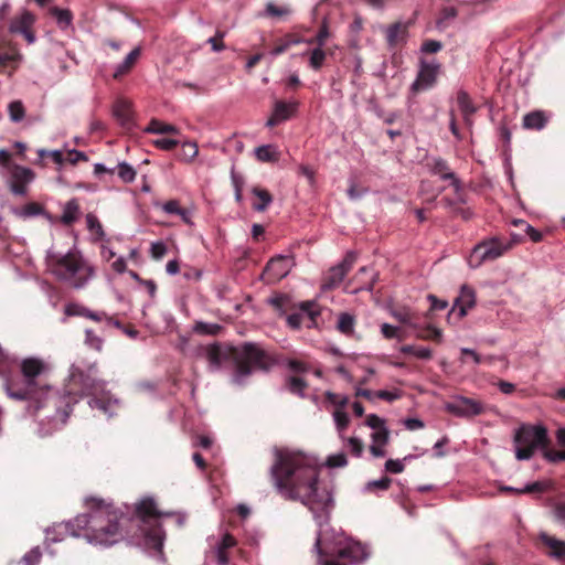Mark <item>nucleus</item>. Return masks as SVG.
Instances as JSON below:
<instances>
[{
	"label": "nucleus",
	"instance_id": "nucleus-1",
	"mask_svg": "<svg viewBox=\"0 0 565 565\" xmlns=\"http://www.w3.org/2000/svg\"><path fill=\"white\" fill-rule=\"evenodd\" d=\"M270 473L277 491L285 499L300 501L313 514L319 526L315 543L318 565H358L369 558L371 552L366 545L329 526L334 500L331 489L319 482V466L315 458L298 451L275 449Z\"/></svg>",
	"mask_w": 565,
	"mask_h": 565
},
{
	"label": "nucleus",
	"instance_id": "nucleus-2",
	"mask_svg": "<svg viewBox=\"0 0 565 565\" xmlns=\"http://www.w3.org/2000/svg\"><path fill=\"white\" fill-rule=\"evenodd\" d=\"M87 504L88 513L49 529L46 541L56 543L67 534L79 536L78 531L85 530V537L90 544L108 547L130 537L149 554L162 557L164 532L160 524L161 514L152 499L145 498L137 503L131 518L104 501L90 499Z\"/></svg>",
	"mask_w": 565,
	"mask_h": 565
},
{
	"label": "nucleus",
	"instance_id": "nucleus-3",
	"mask_svg": "<svg viewBox=\"0 0 565 565\" xmlns=\"http://www.w3.org/2000/svg\"><path fill=\"white\" fill-rule=\"evenodd\" d=\"M97 366L95 363L86 364L81 361L71 366L68 383L65 386V394L68 397L66 408L61 411L56 408L54 416L47 417L49 428H44L45 423L41 420L36 434L40 437H46L53 431L60 429L70 415L71 401L77 402L76 397L86 395L89 397L88 405L92 409L99 411L106 417H111L116 414L119 407V401L113 397L109 392L105 390V383L96 379Z\"/></svg>",
	"mask_w": 565,
	"mask_h": 565
},
{
	"label": "nucleus",
	"instance_id": "nucleus-4",
	"mask_svg": "<svg viewBox=\"0 0 565 565\" xmlns=\"http://www.w3.org/2000/svg\"><path fill=\"white\" fill-rule=\"evenodd\" d=\"M18 369L15 359L6 354L0 348V376L3 377L4 390L9 398L25 401L26 409L31 415L41 408L53 404L56 406L52 388L40 379L44 371V364L39 359H25L20 364V379H13L12 374Z\"/></svg>",
	"mask_w": 565,
	"mask_h": 565
},
{
	"label": "nucleus",
	"instance_id": "nucleus-5",
	"mask_svg": "<svg viewBox=\"0 0 565 565\" xmlns=\"http://www.w3.org/2000/svg\"><path fill=\"white\" fill-rule=\"evenodd\" d=\"M46 262L57 279L75 289H83L95 275L94 267L78 252L61 254L49 249Z\"/></svg>",
	"mask_w": 565,
	"mask_h": 565
},
{
	"label": "nucleus",
	"instance_id": "nucleus-6",
	"mask_svg": "<svg viewBox=\"0 0 565 565\" xmlns=\"http://www.w3.org/2000/svg\"><path fill=\"white\" fill-rule=\"evenodd\" d=\"M236 367L232 377L233 383L244 385L252 374L253 369L266 370L269 365V358L258 345L245 343L234 350Z\"/></svg>",
	"mask_w": 565,
	"mask_h": 565
},
{
	"label": "nucleus",
	"instance_id": "nucleus-7",
	"mask_svg": "<svg viewBox=\"0 0 565 565\" xmlns=\"http://www.w3.org/2000/svg\"><path fill=\"white\" fill-rule=\"evenodd\" d=\"M513 443L518 460H529L536 449L548 445L547 430L543 426L522 425L515 430Z\"/></svg>",
	"mask_w": 565,
	"mask_h": 565
},
{
	"label": "nucleus",
	"instance_id": "nucleus-8",
	"mask_svg": "<svg viewBox=\"0 0 565 565\" xmlns=\"http://www.w3.org/2000/svg\"><path fill=\"white\" fill-rule=\"evenodd\" d=\"M205 562L215 565H230L231 551L236 546V539L228 532L220 530L217 534L207 536Z\"/></svg>",
	"mask_w": 565,
	"mask_h": 565
},
{
	"label": "nucleus",
	"instance_id": "nucleus-9",
	"mask_svg": "<svg viewBox=\"0 0 565 565\" xmlns=\"http://www.w3.org/2000/svg\"><path fill=\"white\" fill-rule=\"evenodd\" d=\"M510 245L493 237L476 245L468 257V265L478 268L486 262H491L502 256Z\"/></svg>",
	"mask_w": 565,
	"mask_h": 565
},
{
	"label": "nucleus",
	"instance_id": "nucleus-10",
	"mask_svg": "<svg viewBox=\"0 0 565 565\" xmlns=\"http://www.w3.org/2000/svg\"><path fill=\"white\" fill-rule=\"evenodd\" d=\"M365 425L373 430L371 434V454L376 458L385 457L384 446L390 439V430L386 427L385 420L375 414H370L366 417Z\"/></svg>",
	"mask_w": 565,
	"mask_h": 565
},
{
	"label": "nucleus",
	"instance_id": "nucleus-11",
	"mask_svg": "<svg viewBox=\"0 0 565 565\" xmlns=\"http://www.w3.org/2000/svg\"><path fill=\"white\" fill-rule=\"evenodd\" d=\"M295 262L291 256L277 255L266 265L262 274V279L266 284H274L285 278L294 267Z\"/></svg>",
	"mask_w": 565,
	"mask_h": 565
},
{
	"label": "nucleus",
	"instance_id": "nucleus-12",
	"mask_svg": "<svg viewBox=\"0 0 565 565\" xmlns=\"http://www.w3.org/2000/svg\"><path fill=\"white\" fill-rule=\"evenodd\" d=\"M445 409L457 417H473L484 413L486 407L479 401L457 396L451 402L446 403Z\"/></svg>",
	"mask_w": 565,
	"mask_h": 565
},
{
	"label": "nucleus",
	"instance_id": "nucleus-13",
	"mask_svg": "<svg viewBox=\"0 0 565 565\" xmlns=\"http://www.w3.org/2000/svg\"><path fill=\"white\" fill-rule=\"evenodd\" d=\"M34 22V14L28 10H23L10 20L9 32L22 35L29 44H32L35 41V34L32 29Z\"/></svg>",
	"mask_w": 565,
	"mask_h": 565
},
{
	"label": "nucleus",
	"instance_id": "nucleus-14",
	"mask_svg": "<svg viewBox=\"0 0 565 565\" xmlns=\"http://www.w3.org/2000/svg\"><path fill=\"white\" fill-rule=\"evenodd\" d=\"M427 166L433 174L439 175L441 180H449L450 185L454 188L456 194L458 195V201L463 202V199L460 194L462 189L461 182L450 170L447 161L439 157H433L428 160Z\"/></svg>",
	"mask_w": 565,
	"mask_h": 565
},
{
	"label": "nucleus",
	"instance_id": "nucleus-15",
	"mask_svg": "<svg viewBox=\"0 0 565 565\" xmlns=\"http://www.w3.org/2000/svg\"><path fill=\"white\" fill-rule=\"evenodd\" d=\"M113 117L125 131H131L136 127L132 104L130 100L118 97L111 109Z\"/></svg>",
	"mask_w": 565,
	"mask_h": 565
},
{
	"label": "nucleus",
	"instance_id": "nucleus-16",
	"mask_svg": "<svg viewBox=\"0 0 565 565\" xmlns=\"http://www.w3.org/2000/svg\"><path fill=\"white\" fill-rule=\"evenodd\" d=\"M34 179L31 169L22 166H12L10 169V189L15 195H25L26 186Z\"/></svg>",
	"mask_w": 565,
	"mask_h": 565
},
{
	"label": "nucleus",
	"instance_id": "nucleus-17",
	"mask_svg": "<svg viewBox=\"0 0 565 565\" xmlns=\"http://www.w3.org/2000/svg\"><path fill=\"white\" fill-rule=\"evenodd\" d=\"M476 303V295L472 288L462 286L460 295L457 297L455 305L448 313V321L454 318L456 321L460 320L467 315L468 309L472 308Z\"/></svg>",
	"mask_w": 565,
	"mask_h": 565
},
{
	"label": "nucleus",
	"instance_id": "nucleus-18",
	"mask_svg": "<svg viewBox=\"0 0 565 565\" xmlns=\"http://www.w3.org/2000/svg\"><path fill=\"white\" fill-rule=\"evenodd\" d=\"M199 354L207 360L210 371H217L228 359L230 352L220 345L200 347Z\"/></svg>",
	"mask_w": 565,
	"mask_h": 565
},
{
	"label": "nucleus",
	"instance_id": "nucleus-19",
	"mask_svg": "<svg viewBox=\"0 0 565 565\" xmlns=\"http://www.w3.org/2000/svg\"><path fill=\"white\" fill-rule=\"evenodd\" d=\"M297 104L294 102L277 100L274 105L273 114L266 121V126L271 128L288 120L296 111Z\"/></svg>",
	"mask_w": 565,
	"mask_h": 565
},
{
	"label": "nucleus",
	"instance_id": "nucleus-20",
	"mask_svg": "<svg viewBox=\"0 0 565 565\" xmlns=\"http://www.w3.org/2000/svg\"><path fill=\"white\" fill-rule=\"evenodd\" d=\"M22 58L15 45L0 38V67L17 68Z\"/></svg>",
	"mask_w": 565,
	"mask_h": 565
},
{
	"label": "nucleus",
	"instance_id": "nucleus-21",
	"mask_svg": "<svg viewBox=\"0 0 565 565\" xmlns=\"http://www.w3.org/2000/svg\"><path fill=\"white\" fill-rule=\"evenodd\" d=\"M408 22H395L386 28L385 38L391 47H396L406 41Z\"/></svg>",
	"mask_w": 565,
	"mask_h": 565
},
{
	"label": "nucleus",
	"instance_id": "nucleus-22",
	"mask_svg": "<svg viewBox=\"0 0 565 565\" xmlns=\"http://www.w3.org/2000/svg\"><path fill=\"white\" fill-rule=\"evenodd\" d=\"M542 544L547 547L546 554L557 561L565 559V542L554 536L548 535L545 532H541L539 535Z\"/></svg>",
	"mask_w": 565,
	"mask_h": 565
},
{
	"label": "nucleus",
	"instance_id": "nucleus-23",
	"mask_svg": "<svg viewBox=\"0 0 565 565\" xmlns=\"http://www.w3.org/2000/svg\"><path fill=\"white\" fill-rule=\"evenodd\" d=\"M315 307L313 302L301 303V312L291 313L287 317L288 326L292 329H299L302 324L305 313L308 315L311 320H315L316 316L319 315Z\"/></svg>",
	"mask_w": 565,
	"mask_h": 565
},
{
	"label": "nucleus",
	"instance_id": "nucleus-24",
	"mask_svg": "<svg viewBox=\"0 0 565 565\" xmlns=\"http://www.w3.org/2000/svg\"><path fill=\"white\" fill-rule=\"evenodd\" d=\"M457 103H458L459 109L462 114L465 124L468 127H471L472 126V116L477 111V107L472 104L469 95L463 90L458 93Z\"/></svg>",
	"mask_w": 565,
	"mask_h": 565
},
{
	"label": "nucleus",
	"instance_id": "nucleus-25",
	"mask_svg": "<svg viewBox=\"0 0 565 565\" xmlns=\"http://www.w3.org/2000/svg\"><path fill=\"white\" fill-rule=\"evenodd\" d=\"M79 215L81 210L78 201L76 199H72L64 204L60 222L70 226L78 220Z\"/></svg>",
	"mask_w": 565,
	"mask_h": 565
},
{
	"label": "nucleus",
	"instance_id": "nucleus-26",
	"mask_svg": "<svg viewBox=\"0 0 565 565\" xmlns=\"http://www.w3.org/2000/svg\"><path fill=\"white\" fill-rule=\"evenodd\" d=\"M436 84V73H418L411 86L413 94H418L431 88Z\"/></svg>",
	"mask_w": 565,
	"mask_h": 565
},
{
	"label": "nucleus",
	"instance_id": "nucleus-27",
	"mask_svg": "<svg viewBox=\"0 0 565 565\" xmlns=\"http://www.w3.org/2000/svg\"><path fill=\"white\" fill-rule=\"evenodd\" d=\"M547 117L541 110L531 111L523 118V126L526 129L541 130L545 127Z\"/></svg>",
	"mask_w": 565,
	"mask_h": 565
},
{
	"label": "nucleus",
	"instance_id": "nucleus-28",
	"mask_svg": "<svg viewBox=\"0 0 565 565\" xmlns=\"http://www.w3.org/2000/svg\"><path fill=\"white\" fill-rule=\"evenodd\" d=\"M376 278V273L372 267H361L355 275V280L360 284L359 289L372 290Z\"/></svg>",
	"mask_w": 565,
	"mask_h": 565
},
{
	"label": "nucleus",
	"instance_id": "nucleus-29",
	"mask_svg": "<svg viewBox=\"0 0 565 565\" xmlns=\"http://www.w3.org/2000/svg\"><path fill=\"white\" fill-rule=\"evenodd\" d=\"M143 131L147 134H159V135H178L180 132L177 126L162 122L154 118L151 119V121L143 129Z\"/></svg>",
	"mask_w": 565,
	"mask_h": 565
},
{
	"label": "nucleus",
	"instance_id": "nucleus-30",
	"mask_svg": "<svg viewBox=\"0 0 565 565\" xmlns=\"http://www.w3.org/2000/svg\"><path fill=\"white\" fill-rule=\"evenodd\" d=\"M257 160L262 162H275L279 159V151L274 145H263L257 147L255 150Z\"/></svg>",
	"mask_w": 565,
	"mask_h": 565
},
{
	"label": "nucleus",
	"instance_id": "nucleus-31",
	"mask_svg": "<svg viewBox=\"0 0 565 565\" xmlns=\"http://www.w3.org/2000/svg\"><path fill=\"white\" fill-rule=\"evenodd\" d=\"M51 17H53L56 20L57 25L60 29L65 30L72 24L73 21V13L68 9H61L58 7H52L49 10Z\"/></svg>",
	"mask_w": 565,
	"mask_h": 565
},
{
	"label": "nucleus",
	"instance_id": "nucleus-32",
	"mask_svg": "<svg viewBox=\"0 0 565 565\" xmlns=\"http://www.w3.org/2000/svg\"><path fill=\"white\" fill-rule=\"evenodd\" d=\"M355 318L349 312H341L338 316L337 329L345 335H351L354 332Z\"/></svg>",
	"mask_w": 565,
	"mask_h": 565
},
{
	"label": "nucleus",
	"instance_id": "nucleus-33",
	"mask_svg": "<svg viewBox=\"0 0 565 565\" xmlns=\"http://www.w3.org/2000/svg\"><path fill=\"white\" fill-rule=\"evenodd\" d=\"M252 193L258 199V202L253 203V209L255 211L263 212L273 202V196L267 190L254 188Z\"/></svg>",
	"mask_w": 565,
	"mask_h": 565
},
{
	"label": "nucleus",
	"instance_id": "nucleus-34",
	"mask_svg": "<svg viewBox=\"0 0 565 565\" xmlns=\"http://www.w3.org/2000/svg\"><path fill=\"white\" fill-rule=\"evenodd\" d=\"M345 276L347 273L339 265H337L330 269L328 276L326 277L323 287L327 289H333L342 282Z\"/></svg>",
	"mask_w": 565,
	"mask_h": 565
},
{
	"label": "nucleus",
	"instance_id": "nucleus-35",
	"mask_svg": "<svg viewBox=\"0 0 565 565\" xmlns=\"http://www.w3.org/2000/svg\"><path fill=\"white\" fill-rule=\"evenodd\" d=\"M43 210L38 203H28L22 207L13 210L14 215L20 218H29L42 214Z\"/></svg>",
	"mask_w": 565,
	"mask_h": 565
},
{
	"label": "nucleus",
	"instance_id": "nucleus-36",
	"mask_svg": "<svg viewBox=\"0 0 565 565\" xmlns=\"http://www.w3.org/2000/svg\"><path fill=\"white\" fill-rule=\"evenodd\" d=\"M458 15V10L455 7H445L440 10L437 18V28L445 29L449 25V22Z\"/></svg>",
	"mask_w": 565,
	"mask_h": 565
},
{
	"label": "nucleus",
	"instance_id": "nucleus-37",
	"mask_svg": "<svg viewBox=\"0 0 565 565\" xmlns=\"http://www.w3.org/2000/svg\"><path fill=\"white\" fill-rule=\"evenodd\" d=\"M399 351L404 354H412L422 360H429L431 358V351L425 347L415 345H403Z\"/></svg>",
	"mask_w": 565,
	"mask_h": 565
},
{
	"label": "nucleus",
	"instance_id": "nucleus-38",
	"mask_svg": "<svg viewBox=\"0 0 565 565\" xmlns=\"http://www.w3.org/2000/svg\"><path fill=\"white\" fill-rule=\"evenodd\" d=\"M10 120L13 122H20L25 116V109L20 100H13L8 106Z\"/></svg>",
	"mask_w": 565,
	"mask_h": 565
},
{
	"label": "nucleus",
	"instance_id": "nucleus-39",
	"mask_svg": "<svg viewBox=\"0 0 565 565\" xmlns=\"http://www.w3.org/2000/svg\"><path fill=\"white\" fill-rule=\"evenodd\" d=\"M114 169H115V171H117L118 177L124 182L129 183L135 180L136 171L130 164H128L126 162H120Z\"/></svg>",
	"mask_w": 565,
	"mask_h": 565
},
{
	"label": "nucleus",
	"instance_id": "nucleus-40",
	"mask_svg": "<svg viewBox=\"0 0 565 565\" xmlns=\"http://www.w3.org/2000/svg\"><path fill=\"white\" fill-rule=\"evenodd\" d=\"M141 56V47H135L118 66L117 71H129L132 68Z\"/></svg>",
	"mask_w": 565,
	"mask_h": 565
},
{
	"label": "nucleus",
	"instance_id": "nucleus-41",
	"mask_svg": "<svg viewBox=\"0 0 565 565\" xmlns=\"http://www.w3.org/2000/svg\"><path fill=\"white\" fill-rule=\"evenodd\" d=\"M291 10L288 7H279L271 2L267 3L265 15L269 18L282 19L289 15Z\"/></svg>",
	"mask_w": 565,
	"mask_h": 565
},
{
	"label": "nucleus",
	"instance_id": "nucleus-42",
	"mask_svg": "<svg viewBox=\"0 0 565 565\" xmlns=\"http://www.w3.org/2000/svg\"><path fill=\"white\" fill-rule=\"evenodd\" d=\"M199 153L198 145L193 141H186L182 145V152L180 154V159L190 162L192 161Z\"/></svg>",
	"mask_w": 565,
	"mask_h": 565
},
{
	"label": "nucleus",
	"instance_id": "nucleus-43",
	"mask_svg": "<svg viewBox=\"0 0 565 565\" xmlns=\"http://www.w3.org/2000/svg\"><path fill=\"white\" fill-rule=\"evenodd\" d=\"M392 316L401 323H404L415 330L418 329V326L416 322H414L413 315L409 310H394L392 311Z\"/></svg>",
	"mask_w": 565,
	"mask_h": 565
},
{
	"label": "nucleus",
	"instance_id": "nucleus-44",
	"mask_svg": "<svg viewBox=\"0 0 565 565\" xmlns=\"http://www.w3.org/2000/svg\"><path fill=\"white\" fill-rule=\"evenodd\" d=\"M193 330L201 334H216L221 330V326L216 323H207L199 321L194 324Z\"/></svg>",
	"mask_w": 565,
	"mask_h": 565
},
{
	"label": "nucleus",
	"instance_id": "nucleus-45",
	"mask_svg": "<svg viewBox=\"0 0 565 565\" xmlns=\"http://www.w3.org/2000/svg\"><path fill=\"white\" fill-rule=\"evenodd\" d=\"M333 419H334V423H335V426H337V429L339 431V434H341L349 425V415L343 412L342 409H337L334 413H333ZM342 437V435H340Z\"/></svg>",
	"mask_w": 565,
	"mask_h": 565
},
{
	"label": "nucleus",
	"instance_id": "nucleus-46",
	"mask_svg": "<svg viewBox=\"0 0 565 565\" xmlns=\"http://www.w3.org/2000/svg\"><path fill=\"white\" fill-rule=\"evenodd\" d=\"M544 458L550 462H559L565 460V451L550 449L548 445L542 447Z\"/></svg>",
	"mask_w": 565,
	"mask_h": 565
},
{
	"label": "nucleus",
	"instance_id": "nucleus-47",
	"mask_svg": "<svg viewBox=\"0 0 565 565\" xmlns=\"http://www.w3.org/2000/svg\"><path fill=\"white\" fill-rule=\"evenodd\" d=\"M89 312L90 309L77 303H70L65 307V313L67 316L85 317L88 319Z\"/></svg>",
	"mask_w": 565,
	"mask_h": 565
},
{
	"label": "nucleus",
	"instance_id": "nucleus-48",
	"mask_svg": "<svg viewBox=\"0 0 565 565\" xmlns=\"http://www.w3.org/2000/svg\"><path fill=\"white\" fill-rule=\"evenodd\" d=\"M326 463L330 468H342V467L347 466V463H348L347 456L344 452H338V454L330 455L327 458Z\"/></svg>",
	"mask_w": 565,
	"mask_h": 565
},
{
	"label": "nucleus",
	"instance_id": "nucleus-49",
	"mask_svg": "<svg viewBox=\"0 0 565 565\" xmlns=\"http://www.w3.org/2000/svg\"><path fill=\"white\" fill-rule=\"evenodd\" d=\"M548 489V483L546 481H535L532 483H527L525 487L521 488L520 492L523 493H541Z\"/></svg>",
	"mask_w": 565,
	"mask_h": 565
},
{
	"label": "nucleus",
	"instance_id": "nucleus-50",
	"mask_svg": "<svg viewBox=\"0 0 565 565\" xmlns=\"http://www.w3.org/2000/svg\"><path fill=\"white\" fill-rule=\"evenodd\" d=\"M86 223L89 231L95 232L99 237L104 236L103 226L94 214L86 215Z\"/></svg>",
	"mask_w": 565,
	"mask_h": 565
},
{
	"label": "nucleus",
	"instance_id": "nucleus-51",
	"mask_svg": "<svg viewBox=\"0 0 565 565\" xmlns=\"http://www.w3.org/2000/svg\"><path fill=\"white\" fill-rule=\"evenodd\" d=\"M391 482H392V480L388 477H383L379 480L370 481L366 484L365 489L369 491H373V490L384 491V490L388 489Z\"/></svg>",
	"mask_w": 565,
	"mask_h": 565
},
{
	"label": "nucleus",
	"instance_id": "nucleus-52",
	"mask_svg": "<svg viewBox=\"0 0 565 565\" xmlns=\"http://www.w3.org/2000/svg\"><path fill=\"white\" fill-rule=\"evenodd\" d=\"M41 559V551L39 547H33L30 552L24 554L21 562L24 565H38Z\"/></svg>",
	"mask_w": 565,
	"mask_h": 565
},
{
	"label": "nucleus",
	"instance_id": "nucleus-53",
	"mask_svg": "<svg viewBox=\"0 0 565 565\" xmlns=\"http://www.w3.org/2000/svg\"><path fill=\"white\" fill-rule=\"evenodd\" d=\"M305 387H306V383L299 377H290L288 380V390L294 394L303 396Z\"/></svg>",
	"mask_w": 565,
	"mask_h": 565
},
{
	"label": "nucleus",
	"instance_id": "nucleus-54",
	"mask_svg": "<svg viewBox=\"0 0 565 565\" xmlns=\"http://www.w3.org/2000/svg\"><path fill=\"white\" fill-rule=\"evenodd\" d=\"M85 343L88 347L99 351L102 349L103 340L98 335H96L92 330L87 329L85 331Z\"/></svg>",
	"mask_w": 565,
	"mask_h": 565
},
{
	"label": "nucleus",
	"instance_id": "nucleus-55",
	"mask_svg": "<svg viewBox=\"0 0 565 565\" xmlns=\"http://www.w3.org/2000/svg\"><path fill=\"white\" fill-rule=\"evenodd\" d=\"M152 145L162 150H172L179 145V141L172 138H158L152 141Z\"/></svg>",
	"mask_w": 565,
	"mask_h": 565
},
{
	"label": "nucleus",
	"instance_id": "nucleus-56",
	"mask_svg": "<svg viewBox=\"0 0 565 565\" xmlns=\"http://www.w3.org/2000/svg\"><path fill=\"white\" fill-rule=\"evenodd\" d=\"M347 447L350 449V451L356 456V457H360L363 452V443L361 441V439L356 438V437H350L347 439Z\"/></svg>",
	"mask_w": 565,
	"mask_h": 565
},
{
	"label": "nucleus",
	"instance_id": "nucleus-57",
	"mask_svg": "<svg viewBox=\"0 0 565 565\" xmlns=\"http://www.w3.org/2000/svg\"><path fill=\"white\" fill-rule=\"evenodd\" d=\"M224 35H225L224 32L216 31L215 35L207 40V43L211 44L212 50L214 52H220L224 49V43H223Z\"/></svg>",
	"mask_w": 565,
	"mask_h": 565
},
{
	"label": "nucleus",
	"instance_id": "nucleus-58",
	"mask_svg": "<svg viewBox=\"0 0 565 565\" xmlns=\"http://www.w3.org/2000/svg\"><path fill=\"white\" fill-rule=\"evenodd\" d=\"M324 57H326V54L320 47L315 49L310 55V66L313 68L321 67Z\"/></svg>",
	"mask_w": 565,
	"mask_h": 565
},
{
	"label": "nucleus",
	"instance_id": "nucleus-59",
	"mask_svg": "<svg viewBox=\"0 0 565 565\" xmlns=\"http://www.w3.org/2000/svg\"><path fill=\"white\" fill-rule=\"evenodd\" d=\"M358 259V255L354 252H348L343 260L339 264V266L348 274Z\"/></svg>",
	"mask_w": 565,
	"mask_h": 565
},
{
	"label": "nucleus",
	"instance_id": "nucleus-60",
	"mask_svg": "<svg viewBox=\"0 0 565 565\" xmlns=\"http://www.w3.org/2000/svg\"><path fill=\"white\" fill-rule=\"evenodd\" d=\"M150 253L154 259H161L167 253V246L162 242H153L150 247Z\"/></svg>",
	"mask_w": 565,
	"mask_h": 565
},
{
	"label": "nucleus",
	"instance_id": "nucleus-61",
	"mask_svg": "<svg viewBox=\"0 0 565 565\" xmlns=\"http://www.w3.org/2000/svg\"><path fill=\"white\" fill-rule=\"evenodd\" d=\"M381 332H382L383 337L386 339L398 338L401 340V337L398 335V328L394 327L390 323H383L381 326Z\"/></svg>",
	"mask_w": 565,
	"mask_h": 565
},
{
	"label": "nucleus",
	"instance_id": "nucleus-62",
	"mask_svg": "<svg viewBox=\"0 0 565 565\" xmlns=\"http://www.w3.org/2000/svg\"><path fill=\"white\" fill-rule=\"evenodd\" d=\"M441 47H443L441 43L439 41H435V40H426L422 45L423 52L429 53V54L437 53L438 51L441 50Z\"/></svg>",
	"mask_w": 565,
	"mask_h": 565
},
{
	"label": "nucleus",
	"instance_id": "nucleus-63",
	"mask_svg": "<svg viewBox=\"0 0 565 565\" xmlns=\"http://www.w3.org/2000/svg\"><path fill=\"white\" fill-rule=\"evenodd\" d=\"M385 469L391 473H401L404 470V463L401 460L388 459L385 462Z\"/></svg>",
	"mask_w": 565,
	"mask_h": 565
},
{
	"label": "nucleus",
	"instance_id": "nucleus-64",
	"mask_svg": "<svg viewBox=\"0 0 565 565\" xmlns=\"http://www.w3.org/2000/svg\"><path fill=\"white\" fill-rule=\"evenodd\" d=\"M329 35H330V33H329L328 24L326 21H323L319 29L318 34L316 35V42L318 43V45L322 46L326 43Z\"/></svg>",
	"mask_w": 565,
	"mask_h": 565
}]
</instances>
